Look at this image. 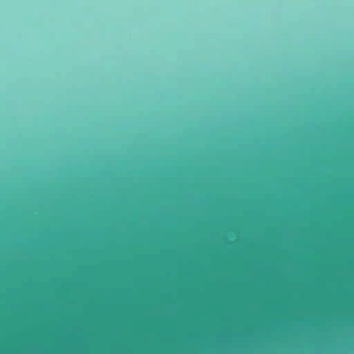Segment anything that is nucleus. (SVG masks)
<instances>
[{
    "label": "nucleus",
    "mask_w": 354,
    "mask_h": 354,
    "mask_svg": "<svg viewBox=\"0 0 354 354\" xmlns=\"http://www.w3.org/2000/svg\"><path fill=\"white\" fill-rule=\"evenodd\" d=\"M232 266H354V263H232Z\"/></svg>",
    "instance_id": "obj_1"
},
{
    "label": "nucleus",
    "mask_w": 354,
    "mask_h": 354,
    "mask_svg": "<svg viewBox=\"0 0 354 354\" xmlns=\"http://www.w3.org/2000/svg\"><path fill=\"white\" fill-rule=\"evenodd\" d=\"M304 270H354V267H304Z\"/></svg>",
    "instance_id": "obj_2"
}]
</instances>
